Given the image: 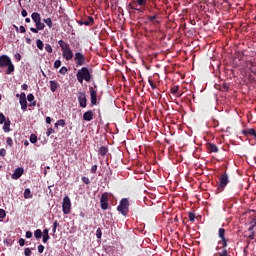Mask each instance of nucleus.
Segmentation results:
<instances>
[{
    "label": "nucleus",
    "instance_id": "10",
    "mask_svg": "<svg viewBox=\"0 0 256 256\" xmlns=\"http://www.w3.org/2000/svg\"><path fill=\"white\" fill-rule=\"evenodd\" d=\"M89 91H90L91 105L95 106V105H97V90H94L93 87H90Z\"/></svg>",
    "mask_w": 256,
    "mask_h": 256
},
{
    "label": "nucleus",
    "instance_id": "63",
    "mask_svg": "<svg viewBox=\"0 0 256 256\" xmlns=\"http://www.w3.org/2000/svg\"><path fill=\"white\" fill-rule=\"evenodd\" d=\"M19 30H20V33H25V26H20V28H19Z\"/></svg>",
    "mask_w": 256,
    "mask_h": 256
},
{
    "label": "nucleus",
    "instance_id": "44",
    "mask_svg": "<svg viewBox=\"0 0 256 256\" xmlns=\"http://www.w3.org/2000/svg\"><path fill=\"white\" fill-rule=\"evenodd\" d=\"M53 133H55V130L53 128H48L46 135H47V137H49L50 135H53Z\"/></svg>",
    "mask_w": 256,
    "mask_h": 256
},
{
    "label": "nucleus",
    "instance_id": "39",
    "mask_svg": "<svg viewBox=\"0 0 256 256\" xmlns=\"http://www.w3.org/2000/svg\"><path fill=\"white\" fill-rule=\"evenodd\" d=\"M59 67H61V60H56L54 62V69H59Z\"/></svg>",
    "mask_w": 256,
    "mask_h": 256
},
{
    "label": "nucleus",
    "instance_id": "18",
    "mask_svg": "<svg viewBox=\"0 0 256 256\" xmlns=\"http://www.w3.org/2000/svg\"><path fill=\"white\" fill-rule=\"evenodd\" d=\"M49 83H50V90L52 91V93H55V91L59 89V82L55 80H51Z\"/></svg>",
    "mask_w": 256,
    "mask_h": 256
},
{
    "label": "nucleus",
    "instance_id": "21",
    "mask_svg": "<svg viewBox=\"0 0 256 256\" xmlns=\"http://www.w3.org/2000/svg\"><path fill=\"white\" fill-rule=\"evenodd\" d=\"M32 17V21H34V23H38L39 21H41V14L37 13V12H33L31 14Z\"/></svg>",
    "mask_w": 256,
    "mask_h": 256
},
{
    "label": "nucleus",
    "instance_id": "59",
    "mask_svg": "<svg viewBox=\"0 0 256 256\" xmlns=\"http://www.w3.org/2000/svg\"><path fill=\"white\" fill-rule=\"evenodd\" d=\"M21 15L22 17H27V10L23 9Z\"/></svg>",
    "mask_w": 256,
    "mask_h": 256
},
{
    "label": "nucleus",
    "instance_id": "37",
    "mask_svg": "<svg viewBox=\"0 0 256 256\" xmlns=\"http://www.w3.org/2000/svg\"><path fill=\"white\" fill-rule=\"evenodd\" d=\"M102 235H103V232L101 231V228H98L96 230V237H97V239H101Z\"/></svg>",
    "mask_w": 256,
    "mask_h": 256
},
{
    "label": "nucleus",
    "instance_id": "49",
    "mask_svg": "<svg viewBox=\"0 0 256 256\" xmlns=\"http://www.w3.org/2000/svg\"><path fill=\"white\" fill-rule=\"evenodd\" d=\"M5 155H7V150H5L4 148H2L0 150V157H5Z\"/></svg>",
    "mask_w": 256,
    "mask_h": 256
},
{
    "label": "nucleus",
    "instance_id": "27",
    "mask_svg": "<svg viewBox=\"0 0 256 256\" xmlns=\"http://www.w3.org/2000/svg\"><path fill=\"white\" fill-rule=\"evenodd\" d=\"M225 234H226L225 228H219L218 229V237H219V239L225 238L226 237Z\"/></svg>",
    "mask_w": 256,
    "mask_h": 256
},
{
    "label": "nucleus",
    "instance_id": "17",
    "mask_svg": "<svg viewBox=\"0 0 256 256\" xmlns=\"http://www.w3.org/2000/svg\"><path fill=\"white\" fill-rule=\"evenodd\" d=\"M27 101H29V107H35L37 105V102L35 101V96L33 94L27 95Z\"/></svg>",
    "mask_w": 256,
    "mask_h": 256
},
{
    "label": "nucleus",
    "instance_id": "28",
    "mask_svg": "<svg viewBox=\"0 0 256 256\" xmlns=\"http://www.w3.org/2000/svg\"><path fill=\"white\" fill-rule=\"evenodd\" d=\"M36 28L38 29V31H43V29H45V24L43 22H41V20L39 22H36Z\"/></svg>",
    "mask_w": 256,
    "mask_h": 256
},
{
    "label": "nucleus",
    "instance_id": "52",
    "mask_svg": "<svg viewBox=\"0 0 256 256\" xmlns=\"http://www.w3.org/2000/svg\"><path fill=\"white\" fill-rule=\"evenodd\" d=\"M18 243H19L20 247L25 246V239L20 238L19 241H18Z\"/></svg>",
    "mask_w": 256,
    "mask_h": 256
},
{
    "label": "nucleus",
    "instance_id": "50",
    "mask_svg": "<svg viewBox=\"0 0 256 256\" xmlns=\"http://www.w3.org/2000/svg\"><path fill=\"white\" fill-rule=\"evenodd\" d=\"M57 122H58V125H59L60 127H65V120L60 119V120H58Z\"/></svg>",
    "mask_w": 256,
    "mask_h": 256
},
{
    "label": "nucleus",
    "instance_id": "19",
    "mask_svg": "<svg viewBox=\"0 0 256 256\" xmlns=\"http://www.w3.org/2000/svg\"><path fill=\"white\" fill-rule=\"evenodd\" d=\"M99 155H101L102 157H105V155H107V153H109V148L107 146H101L98 150Z\"/></svg>",
    "mask_w": 256,
    "mask_h": 256
},
{
    "label": "nucleus",
    "instance_id": "42",
    "mask_svg": "<svg viewBox=\"0 0 256 256\" xmlns=\"http://www.w3.org/2000/svg\"><path fill=\"white\" fill-rule=\"evenodd\" d=\"M5 217H7V213L3 209H0V219H5Z\"/></svg>",
    "mask_w": 256,
    "mask_h": 256
},
{
    "label": "nucleus",
    "instance_id": "15",
    "mask_svg": "<svg viewBox=\"0 0 256 256\" xmlns=\"http://www.w3.org/2000/svg\"><path fill=\"white\" fill-rule=\"evenodd\" d=\"M83 120L84 121H93V111L88 110L83 114Z\"/></svg>",
    "mask_w": 256,
    "mask_h": 256
},
{
    "label": "nucleus",
    "instance_id": "64",
    "mask_svg": "<svg viewBox=\"0 0 256 256\" xmlns=\"http://www.w3.org/2000/svg\"><path fill=\"white\" fill-rule=\"evenodd\" d=\"M46 123L51 124V117H46Z\"/></svg>",
    "mask_w": 256,
    "mask_h": 256
},
{
    "label": "nucleus",
    "instance_id": "45",
    "mask_svg": "<svg viewBox=\"0 0 256 256\" xmlns=\"http://www.w3.org/2000/svg\"><path fill=\"white\" fill-rule=\"evenodd\" d=\"M49 239H51V237L47 234L42 236L43 243H47V241H49Z\"/></svg>",
    "mask_w": 256,
    "mask_h": 256
},
{
    "label": "nucleus",
    "instance_id": "8",
    "mask_svg": "<svg viewBox=\"0 0 256 256\" xmlns=\"http://www.w3.org/2000/svg\"><path fill=\"white\" fill-rule=\"evenodd\" d=\"M74 61L77 67H83V65L86 63L85 55H83L81 52H76L74 55Z\"/></svg>",
    "mask_w": 256,
    "mask_h": 256
},
{
    "label": "nucleus",
    "instance_id": "29",
    "mask_svg": "<svg viewBox=\"0 0 256 256\" xmlns=\"http://www.w3.org/2000/svg\"><path fill=\"white\" fill-rule=\"evenodd\" d=\"M133 5H140V7H143V5H147V0H136L133 2Z\"/></svg>",
    "mask_w": 256,
    "mask_h": 256
},
{
    "label": "nucleus",
    "instance_id": "2",
    "mask_svg": "<svg viewBox=\"0 0 256 256\" xmlns=\"http://www.w3.org/2000/svg\"><path fill=\"white\" fill-rule=\"evenodd\" d=\"M5 67H8L6 70V75H11L13 71H15V66L13 65V62L11 61V58L7 55H1L0 56V69H5Z\"/></svg>",
    "mask_w": 256,
    "mask_h": 256
},
{
    "label": "nucleus",
    "instance_id": "54",
    "mask_svg": "<svg viewBox=\"0 0 256 256\" xmlns=\"http://www.w3.org/2000/svg\"><path fill=\"white\" fill-rule=\"evenodd\" d=\"M156 19H157V16H156V15H154V16H148V21L153 22V21H155Z\"/></svg>",
    "mask_w": 256,
    "mask_h": 256
},
{
    "label": "nucleus",
    "instance_id": "62",
    "mask_svg": "<svg viewBox=\"0 0 256 256\" xmlns=\"http://www.w3.org/2000/svg\"><path fill=\"white\" fill-rule=\"evenodd\" d=\"M53 227H54V229H57V227H59V222H57V220L54 221Z\"/></svg>",
    "mask_w": 256,
    "mask_h": 256
},
{
    "label": "nucleus",
    "instance_id": "43",
    "mask_svg": "<svg viewBox=\"0 0 256 256\" xmlns=\"http://www.w3.org/2000/svg\"><path fill=\"white\" fill-rule=\"evenodd\" d=\"M5 121H6L5 115L3 113H0V125H3Z\"/></svg>",
    "mask_w": 256,
    "mask_h": 256
},
{
    "label": "nucleus",
    "instance_id": "31",
    "mask_svg": "<svg viewBox=\"0 0 256 256\" xmlns=\"http://www.w3.org/2000/svg\"><path fill=\"white\" fill-rule=\"evenodd\" d=\"M170 91L172 95H177V93L179 92V86H172Z\"/></svg>",
    "mask_w": 256,
    "mask_h": 256
},
{
    "label": "nucleus",
    "instance_id": "60",
    "mask_svg": "<svg viewBox=\"0 0 256 256\" xmlns=\"http://www.w3.org/2000/svg\"><path fill=\"white\" fill-rule=\"evenodd\" d=\"M30 31L32 33H39V29H37V28H30Z\"/></svg>",
    "mask_w": 256,
    "mask_h": 256
},
{
    "label": "nucleus",
    "instance_id": "7",
    "mask_svg": "<svg viewBox=\"0 0 256 256\" xmlns=\"http://www.w3.org/2000/svg\"><path fill=\"white\" fill-rule=\"evenodd\" d=\"M100 207L103 211L109 209V193L104 192L100 197Z\"/></svg>",
    "mask_w": 256,
    "mask_h": 256
},
{
    "label": "nucleus",
    "instance_id": "14",
    "mask_svg": "<svg viewBox=\"0 0 256 256\" xmlns=\"http://www.w3.org/2000/svg\"><path fill=\"white\" fill-rule=\"evenodd\" d=\"M206 147L210 153H219V148L214 143H207Z\"/></svg>",
    "mask_w": 256,
    "mask_h": 256
},
{
    "label": "nucleus",
    "instance_id": "36",
    "mask_svg": "<svg viewBox=\"0 0 256 256\" xmlns=\"http://www.w3.org/2000/svg\"><path fill=\"white\" fill-rule=\"evenodd\" d=\"M37 142V135L31 134L30 135V143H36Z\"/></svg>",
    "mask_w": 256,
    "mask_h": 256
},
{
    "label": "nucleus",
    "instance_id": "1",
    "mask_svg": "<svg viewBox=\"0 0 256 256\" xmlns=\"http://www.w3.org/2000/svg\"><path fill=\"white\" fill-rule=\"evenodd\" d=\"M76 79L78 83H82L86 81V83H91L93 81V74H91V70L87 67H82L76 73Z\"/></svg>",
    "mask_w": 256,
    "mask_h": 256
},
{
    "label": "nucleus",
    "instance_id": "26",
    "mask_svg": "<svg viewBox=\"0 0 256 256\" xmlns=\"http://www.w3.org/2000/svg\"><path fill=\"white\" fill-rule=\"evenodd\" d=\"M36 45H37V48H38L40 51H43V48L45 47V44L41 41V39H37V40H36Z\"/></svg>",
    "mask_w": 256,
    "mask_h": 256
},
{
    "label": "nucleus",
    "instance_id": "20",
    "mask_svg": "<svg viewBox=\"0 0 256 256\" xmlns=\"http://www.w3.org/2000/svg\"><path fill=\"white\" fill-rule=\"evenodd\" d=\"M11 120H6V121H4V126H3V131L5 132V133H9V131H11Z\"/></svg>",
    "mask_w": 256,
    "mask_h": 256
},
{
    "label": "nucleus",
    "instance_id": "32",
    "mask_svg": "<svg viewBox=\"0 0 256 256\" xmlns=\"http://www.w3.org/2000/svg\"><path fill=\"white\" fill-rule=\"evenodd\" d=\"M130 9H132L133 11H139L140 13H143V10L137 8V5L134 4H129Z\"/></svg>",
    "mask_w": 256,
    "mask_h": 256
},
{
    "label": "nucleus",
    "instance_id": "46",
    "mask_svg": "<svg viewBox=\"0 0 256 256\" xmlns=\"http://www.w3.org/2000/svg\"><path fill=\"white\" fill-rule=\"evenodd\" d=\"M148 83H149L151 89H157V85H155V83H153V80L149 79Z\"/></svg>",
    "mask_w": 256,
    "mask_h": 256
},
{
    "label": "nucleus",
    "instance_id": "53",
    "mask_svg": "<svg viewBox=\"0 0 256 256\" xmlns=\"http://www.w3.org/2000/svg\"><path fill=\"white\" fill-rule=\"evenodd\" d=\"M31 237H33V232L27 231L26 232V239H31Z\"/></svg>",
    "mask_w": 256,
    "mask_h": 256
},
{
    "label": "nucleus",
    "instance_id": "38",
    "mask_svg": "<svg viewBox=\"0 0 256 256\" xmlns=\"http://www.w3.org/2000/svg\"><path fill=\"white\" fill-rule=\"evenodd\" d=\"M24 255L25 256H31L32 255L31 248H25Z\"/></svg>",
    "mask_w": 256,
    "mask_h": 256
},
{
    "label": "nucleus",
    "instance_id": "58",
    "mask_svg": "<svg viewBox=\"0 0 256 256\" xmlns=\"http://www.w3.org/2000/svg\"><path fill=\"white\" fill-rule=\"evenodd\" d=\"M254 229H255V226H253V224H251V226L248 228V231L250 233H253V231H255Z\"/></svg>",
    "mask_w": 256,
    "mask_h": 256
},
{
    "label": "nucleus",
    "instance_id": "57",
    "mask_svg": "<svg viewBox=\"0 0 256 256\" xmlns=\"http://www.w3.org/2000/svg\"><path fill=\"white\" fill-rule=\"evenodd\" d=\"M91 173H97V165L92 166Z\"/></svg>",
    "mask_w": 256,
    "mask_h": 256
},
{
    "label": "nucleus",
    "instance_id": "12",
    "mask_svg": "<svg viewBox=\"0 0 256 256\" xmlns=\"http://www.w3.org/2000/svg\"><path fill=\"white\" fill-rule=\"evenodd\" d=\"M24 172H25V170L22 167L16 168L14 173L12 174V179H14V180L19 179L23 175Z\"/></svg>",
    "mask_w": 256,
    "mask_h": 256
},
{
    "label": "nucleus",
    "instance_id": "48",
    "mask_svg": "<svg viewBox=\"0 0 256 256\" xmlns=\"http://www.w3.org/2000/svg\"><path fill=\"white\" fill-rule=\"evenodd\" d=\"M43 251H45V246H43V244H40L38 246V253H43Z\"/></svg>",
    "mask_w": 256,
    "mask_h": 256
},
{
    "label": "nucleus",
    "instance_id": "35",
    "mask_svg": "<svg viewBox=\"0 0 256 256\" xmlns=\"http://www.w3.org/2000/svg\"><path fill=\"white\" fill-rule=\"evenodd\" d=\"M188 218H189V221H191L192 223L195 222V213L189 212Z\"/></svg>",
    "mask_w": 256,
    "mask_h": 256
},
{
    "label": "nucleus",
    "instance_id": "9",
    "mask_svg": "<svg viewBox=\"0 0 256 256\" xmlns=\"http://www.w3.org/2000/svg\"><path fill=\"white\" fill-rule=\"evenodd\" d=\"M78 103L82 109L87 107V94H85V92H78Z\"/></svg>",
    "mask_w": 256,
    "mask_h": 256
},
{
    "label": "nucleus",
    "instance_id": "40",
    "mask_svg": "<svg viewBox=\"0 0 256 256\" xmlns=\"http://www.w3.org/2000/svg\"><path fill=\"white\" fill-rule=\"evenodd\" d=\"M6 143L9 147H13V139L11 137L7 138Z\"/></svg>",
    "mask_w": 256,
    "mask_h": 256
},
{
    "label": "nucleus",
    "instance_id": "24",
    "mask_svg": "<svg viewBox=\"0 0 256 256\" xmlns=\"http://www.w3.org/2000/svg\"><path fill=\"white\" fill-rule=\"evenodd\" d=\"M213 256H231V254L229 253V251H227V249H223L221 252H218Z\"/></svg>",
    "mask_w": 256,
    "mask_h": 256
},
{
    "label": "nucleus",
    "instance_id": "61",
    "mask_svg": "<svg viewBox=\"0 0 256 256\" xmlns=\"http://www.w3.org/2000/svg\"><path fill=\"white\" fill-rule=\"evenodd\" d=\"M22 89L23 91H27V89H29V86L27 84H23Z\"/></svg>",
    "mask_w": 256,
    "mask_h": 256
},
{
    "label": "nucleus",
    "instance_id": "34",
    "mask_svg": "<svg viewBox=\"0 0 256 256\" xmlns=\"http://www.w3.org/2000/svg\"><path fill=\"white\" fill-rule=\"evenodd\" d=\"M69 70L67 69V67L63 66L60 70H59V73L60 75H67V72Z\"/></svg>",
    "mask_w": 256,
    "mask_h": 256
},
{
    "label": "nucleus",
    "instance_id": "5",
    "mask_svg": "<svg viewBox=\"0 0 256 256\" xmlns=\"http://www.w3.org/2000/svg\"><path fill=\"white\" fill-rule=\"evenodd\" d=\"M117 211L121 213L124 217H127L129 214V200L124 198L120 201V204L117 207Z\"/></svg>",
    "mask_w": 256,
    "mask_h": 256
},
{
    "label": "nucleus",
    "instance_id": "3",
    "mask_svg": "<svg viewBox=\"0 0 256 256\" xmlns=\"http://www.w3.org/2000/svg\"><path fill=\"white\" fill-rule=\"evenodd\" d=\"M58 45L62 50V57L66 61H71L73 59V50H71V46L64 40H59Z\"/></svg>",
    "mask_w": 256,
    "mask_h": 256
},
{
    "label": "nucleus",
    "instance_id": "22",
    "mask_svg": "<svg viewBox=\"0 0 256 256\" xmlns=\"http://www.w3.org/2000/svg\"><path fill=\"white\" fill-rule=\"evenodd\" d=\"M22 111H27V99H19Z\"/></svg>",
    "mask_w": 256,
    "mask_h": 256
},
{
    "label": "nucleus",
    "instance_id": "30",
    "mask_svg": "<svg viewBox=\"0 0 256 256\" xmlns=\"http://www.w3.org/2000/svg\"><path fill=\"white\" fill-rule=\"evenodd\" d=\"M43 21L47 25V27H49V29L53 27V21L51 20V18H46Z\"/></svg>",
    "mask_w": 256,
    "mask_h": 256
},
{
    "label": "nucleus",
    "instance_id": "47",
    "mask_svg": "<svg viewBox=\"0 0 256 256\" xmlns=\"http://www.w3.org/2000/svg\"><path fill=\"white\" fill-rule=\"evenodd\" d=\"M16 97H19V99H27L25 92H22L20 95L17 94Z\"/></svg>",
    "mask_w": 256,
    "mask_h": 256
},
{
    "label": "nucleus",
    "instance_id": "13",
    "mask_svg": "<svg viewBox=\"0 0 256 256\" xmlns=\"http://www.w3.org/2000/svg\"><path fill=\"white\" fill-rule=\"evenodd\" d=\"M243 135L246 137H254L256 139V130L253 128L243 130Z\"/></svg>",
    "mask_w": 256,
    "mask_h": 256
},
{
    "label": "nucleus",
    "instance_id": "23",
    "mask_svg": "<svg viewBox=\"0 0 256 256\" xmlns=\"http://www.w3.org/2000/svg\"><path fill=\"white\" fill-rule=\"evenodd\" d=\"M33 194H31V190L29 188L24 190V199H32Z\"/></svg>",
    "mask_w": 256,
    "mask_h": 256
},
{
    "label": "nucleus",
    "instance_id": "25",
    "mask_svg": "<svg viewBox=\"0 0 256 256\" xmlns=\"http://www.w3.org/2000/svg\"><path fill=\"white\" fill-rule=\"evenodd\" d=\"M34 237L35 239H41L43 237V232L41 231V229L35 230Z\"/></svg>",
    "mask_w": 256,
    "mask_h": 256
},
{
    "label": "nucleus",
    "instance_id": "56",
    "mask_svg": "<svg viewBox=\"0 0 256 256\" xmlns=\"http://www.w3.org/2000/svg\"><path fill=\"white\" fill-rule=\"evenodd\" d=\"M14 58L16 59V61H21V54H15Z\"/></svg>",
    "mask_w": 256,
    "mask_h": 256
},
{
    "label": "nucleus",
    "instance_id": "4",
    "mask_svg": "<svg viewBox=\"0 0 256 256\" xmlns=\"http://www.w3.org/2000/svg\"><path fill=\"white\" fill-rule=\"evenodd\" d=\"M229 185V174L225 172L219 177V183L217 186V191L218 193H223L225 191V188Z\"/></svg>",
    "mask_w": 256,
    "mask_h": 256
},
{
    "label": "nucleus",
    "instance_id": "11",
    "mask_svg": "<svg viewBox=\"0 0 256 256\" xmlns=\"http://www.w3.org/2000/svg\"><path fill=\"white\" fill-rule=\"evenodd\" d=\"M95 23V19L92 16H89L87 20L78 21V25H85L86 27H90Z\"/></svg>",
    "mask_w": 256,
    "mask_h": 256
},
{
    "label": "nucleus",
    "instance_id": "33",
    "mask_svg": "<svg viewBox=\"0 0 256 256\" xmlns=\"http://www.w3.org/2000/svg\"><path fill=\"white\" fill-rule=\"evenodd\" d=\"M45 51L47 53H53V47H51V44H45Z\"/></svg>",
    "mask_w": 256,
    "mask_h": 256
},
{
    "label": "nucleus",
    "instance_id": "51",
    "mask_svg": "<svg viewBox=\"0 0 256 256\" xmlns=\"http://www.w3.org/2000/svg\"><path fill=\"white\" fill-rule=\"evenodd\" d=\"M248 239H250V241H253V239H255V231H252L250 233V235L248 236Z\"/></svg>",
    "mask_w": 256,
    "mask_h": 256
},
{
    "label": "nucleus",
    "instance_id": "55",
    "mask_svg": "<svg viewBox=\"0 0 256 256\" xmlns=\"http://www.w3.org/2000/svg\"><path fill=\"white\" fill-rule=\"evenodd\" d=\"M250 225H253V227H256V216L250 221Z\"/></svg>",
    "mask_w": 256,
    "mask_h": 256
},
{
    "label": "nucleus",
    "instance_id": "41",
    "mask_svg": "<svg viewBox=\"0 0 256 256\" xmlns=\"http://www.w3.org/2000/svg\"><path fill=\"white\" fill-rule=\"evenodd\" d=\"M82 182H83L85 185H89V183H91V181L89 180V178H88V177H85V176L82 177Z\"/></svg>",
    "mask_w": 256,
    "mask_h": 256
},
{
    "label": "nucleus",
    "instance_id": "16",
    "mask_svg": "<svg viewBox=\"0 0 256 256\" xmlns=\"http://www.w3.org/2000/svg\"><path fill=\"white\" fill-rule=\"evenodd\" d=\"M229 243V238L224 237V238H220V240L218 241V245H222V249H227L228 244Z\"/></svg>",
    "mask_w": 256,
    "mask_h": 256
},
{
    "label": "nucleus",
    "instance_id": "6",
    "mask_svg": "<svg viewBox=\"0 0 256 256\" xmlns=\"http://www.w3.org/2000/svg\"><path fill=\"white\" fill-rule=\"evenodd\" d=\"M62 211L64 215H69V213H71V199L69 198V196H65L63 198Z\"/></svg>",
    "mask_w": 256,
    "mask_h": 256
}]
</instances>
